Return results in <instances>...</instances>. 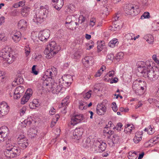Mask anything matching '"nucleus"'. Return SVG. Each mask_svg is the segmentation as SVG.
Segmentation results:
<instances>
[{
    "label": "nucleus",
    "instance_id": "f257e3e1",
    "mask_svg": "<svg viewBox=\"0 0 159 159\" xmlns=\"http://www.w3.org/2000/svg\"><path fill=\"white\" fill-rule=\"evenodd\" d=\"M151 63L152 61H147L144 62L143 61L138 63V71L141 74V75L148 79L150 81L153 82L157 80L159 77V70L158 69L155 70L153 69Z\"/></svg>",
    "mask_w": 159,
    "mask_h": 159
},
{
    "label": "nucleus",
    "instance_id": "f03ea898",
    "mask_svg": "<svg viewBox=\"0 0 159 159\" xmlns=\"http://www.w3.org/2000/svg\"><path fill=\"white\" fill-rule=\"evenodd\" d=\"M11 48L8 46L4 47L0 53V57L3 60V65L4 66H7L9 64L12 63L15 60V57L14 55L10 53Z\"/></svg>",
    "mask_w": 159,
    "mask_h": 159
},
{
    "label": "nucleus",
    "instance_id": "7ed1b4c3",
    "mask_svg": "<svg viewBox=\"0 0 159 159\" xmlns=\"http://www.w3.org/2000/svg\"><path fill=\"white\" fill-rule=\"evenodd\" d=\"M57 70L54 66H51L47 70L41 79L43 81V86L48 85L49 81L53 80L57 74Z\"/></svg>",
    "mask_w": 159,
    "mask_h": 159
},
{
    "label": "nucleus",
    "instance_id": "20e7f679",
    "mask_svg": "<svg viewBox=\"0 0 159 159\" xmlns=\"http://www.w3.org/2000/svg\"><path fill=\"white\" fill-rule=\"evenodd\" d=\"M48 12V11L47 6H41L40 9L37 11L35 15L34 16L33 19L34 22L37 25L41 24L43 21L44 19L47 17Z\"/></svg>",
    "mask_w": 159,
    "mask_h": 159
},
{
    "label": "nucleus",
    "instance_id": "39448f33",
    "mask_svg": "<svg viewBox=\"0 0 159 159\" xmlns=\"http://www.w3.org/2000/svg\"><path fill=\"white\" fill-rule=\"evenodd\" d=\"M60 49L61 47L57 44L55 41H52L50 42L48 48L45 49L44 53L47 55V58L50 59L56 54Z\"/></svg>",
    "mask_w": 159,
    "mask_h": 159
},
{
    "label": "nucleus",
    "instance_id": "423d86ee",
    "mask_svg": "<svg viewBox=\"0 0 159 159\" xmlns=\"http://www.w3.org/2000/svg\"><path fill=\"white\" fill-rule=\"evenodd\" d=\"M4 155L7 157L13 158L19 155L20 150L16 146H11L7 147L4 152Z\"/></svg>",
    "mask_w": 159,
    "mask_h": 159
},
{
    "label": "nucleus",
    "instance_id": "0eeeda50",
    "mask_svg": "<svg viewBox=\"0 0 159 159\" xmlns=\"http://www.w3.org/2000/svg\"><path fill=\"white\" fill-rule=\"evenodd\" d=\"M49 84L48 85H45L46 86V89H48V91L52 92L53 93H59L62 87H61V84L59 83H57L54 82V79L51 80V81H49ZM63 85H62L61 86Z\"/></svg>",
    "mask_w": 159,
    "mask_h": 159
},
{
    "label": "nucleus",
    "instance_id": "6e6552de",
    "mask_svg": "<svg viewBox=\"0 0 159 159\" xmlns=\"http://www.w3.org/2000/svg\"><path fill=\"white\" fill-rule=\"evenodd\" d=\"M124 11L127 14L132 16H135L138 14L139 12L138 6H134L132 4L126 5L124 8Z\"/></svg>",
    "mask_w": 159,
    "mask_h": 159
},
{
    "label": "nucleus",
    "instance_id": "1a4fd4ad",
    "mask_svg": "<svg viewBox=\"0 0 159 159\" xmlns=\"http://www.w3.org/2000/svg\"><path fill=\"white\" fill-rule=\"evenodd\" d=\"M10 109L9 106L5 102H3L0 104V118H2L8 113Z\"/></svg>",
    "mask_w": 159,
    "mask_h": 159
},
{
    "label": "nucleus",
    "instance_id": "9d476101",
    "mask_svg": "<svg viewBox=\"0 0 159 159\" xmlns=\"http://www.w3.org/2000/svg\"><path fill=\"white\" fill-rule=\"evenodd\" d=\"M8 128L6 126L2 127L0 129V143L3 142L6 139V137L9 134Z\"/></svg>",
    "mask_w": 159,
    "mask_h": 159
},
{
    "label": "nucleus",
    "instance_id": "9b49d317",
    "mask_svg": "<svg viewBox=\"0 0 159 159\" xmlns=\"http://www.w3.org/2000/svg\"><path fill=\"white\" fill-rule=\"evenodd\" d=\"M50 32L48 29L44 30L39 32V39L42 41L46 42L49 38Z\"/></svg>",
    "mask_w": 159,
    "mask_h": 159
},
{
    "label": "nucleus",
    "instance_id": "f8f14e48",
    "mask_svg": "<svg viewBox=\"0 0 159 159\" xmlns=\"http://www.w3.org/2000/svg\"><path fill=\"white\" fill-rule=\"evenodd\" d=\"M83 115L81 114L74 115L72 117L70 120V124L75 125L80 122L84 119Z\"/></svg>",
    "mask_w": 159,
    "mask_h": 159
},
{
    "label": "nucleus",
    "instance_id": "ddd939ff",
    "mask_svg": "<svg viewBox=\"0 0 159 159\" xmlns=\"http://www.w3.org/2000/svg\"><path fill=\"white\" fill-rule=\"evenodd\" d=\"M64 80H63L62 78L59 80V83L61 84V87L62 85V88L64 87V86L66 87H68L70 85L73 81L72 77L71 75H68V78L66 77L64 78Z\"/></svg>",
    "mask_w": 159,
    "mask_h": 159
},
{
    "label": "nucleus",
    "instance_id": "4468645a",
    "mask_svg": "<svg viewBox=\"0 0 159 159\" xmlns=\"http://www.w3.org/2000/svg\"><path fill=\"white\" fill-rule=\"evenodd\" d=\"M12 39L15 43H18L21 39V33L19 31L14 30L11 34Z\"/></svg>",
    "mask_w": 159,
    "mask_h": 159
},
{
    "label": "nucleus",
    "instance_id": "2eb2a0df",
    "mask_svg": "<svg viewBox=\"0 0 159 159\" xmlns=\"http://www.w3.org/2000/svg\"><path fill=\"white\" fill-rule=\"evenodd\" d=\"M24 91V88L22 86L20 85L17 87L14 91V98L16 99H19Z\"/></svg>",
    "mask_w": 159,
    "mask_h": 159
},
{
    "label": "nucleus",
    "instance_id": "dca6fc26",
    "mask_svg": "<svg viewBox=\"0 0 159 159\" xmlns=\"http://www.w3.org/2000/svg\"><path fill=\"white\" fill-rule=\"evenodd\" d=\"M32 89H28L25 93V94L21 99V104H24L27 102L32 96Z\"/></svg>",
    "mask_w": 159,
    "mask_h": 159
},
{
    "label": "nucleus",
    "instance_id": "f3484780",
    "mask_svg": "<svg viewBox=\"0 0 159 159\" xmlns=\"http://www.w3.org/2000/svg\"><path fill=\"white\" fill-rule=\"evenodd\" d=\"M83 134V130L80 128H76L73 132V135L71 136L73 139L79 140L81 138Z\"/></svg>",
    "mask_w": 159,
    "mask_h": 159
},
{
    "label": "nucleus",
    "instance_id": "a211bd4d",
    "mask_svg": "<svg viewBox=\"0 0 159 159\" xmlns=\"http://www.w3.org/2000/svg\"><path fill=\"white\" fill-rule=\"evenodd\" d=\"M146 83L144 81L139 80V81L135 80L134 81L132 85V89L134 91L138 89L141 86L143 85H146Z\"/></svg>",
    "mask_w": 159,
    "mask_h": 159
},
{
    "label": "nucleus",
    "instance_id": "6ab92c4d",
    "mask_svg": "<svg viewBox=\"0 0 159 159\" xmlns=\"http://www.w3.org/2000/svg\"><path fill=\"white\" fill-rule=\"evenodd\" d=\"M28 24L27 21L24 20H20L18 23V28L21 30H25L27 28Z\"/></svg>",
    "mask_w": 159,
    "mask_h": 159
},
{
    "label": "nucleus",
    "instance_id": "aec40b11",
    "mask_svg": "<svg viewBox=\"0 0 159 159\" xmlns=\"http://www.w3.org/2000/svg\"><path fill=\"white\" fill-rule=\"evenodd\" d=\"M95 146L98 148V150L100 152L104 151L106 147V143L102 141H97L95 143Z\"/></svg>",
    "mask_w": 159,
    "mask_h": 159
},
{
    "label": "nucleus",
    "instance_id": "412c9836",
    "mask_svg": "<svg viewBox=\"0 0 159 159\" xmlns=\"http://www.w3.org/2000/svg\"><path fill=\"white\" fill-rule=\"evenodd\" d=\"M52 2L54 3V7L57 10H60L64 4L63 0H52Z\"/></svg>",
    "mask_w": 159,
    "mask_h": 159
},
{
    "label": "nucleus",
    "instance_id": "4be33fe9",
    "mask_svg": "<svg viewBox=\"0 0 159 159\" xmlns=\"http://www.w3.org/2000/svg\"><path fill=\"white\" fill-rule=\"evenodd\" d=\"M106 107L103 105H98L96 108L97 113L99 115H103L106 111Z\"/></svg>",
    "mask_w": 159,
    "mask_h": 159
},
{
    "label": "nucleus",
    "instance_id": "5701e85b",
    "mask_svg": "<svg viewBox=\"0 0 159 159\" xmlns=\"http://www.w3.org/2000/svg\"><path fill=\"white\" fill-rule=\"evenodd\" d=\"M30 8L27 6H24L22 7L20 10V14L24 17H26L29 14Z\"/></svg>",
    "mask_w": 159,
    "mask_h": 159
},
{
    "label": "nucleus",
    "instance_id": "b1692460",
    "mask_svg": "<svg viewBox=\"0 0 159 159\" xmlns=\"http://www.w3.org/2000/svg\"><path fill=\"white\" fill-rule=\"evenodd\" d=\"M142 134L143 133L140 131L136 133L133 139V142L136 144L139 143L142 139Z\"/></svg>",
    "mask_w": 159,
    "mask_h": 159
},
{
    "label": "nucleus",
    "instance_id": "393cba45",
    "mask_svg": "<svg viewBox=\"0 0 159 159\" xmlns=\"http://www.w3.org/2000/svg\"><path fill=\"white\" fill-rule=\"evenodd\" d=\"M79 25V23L77 21H75L71 22L66 26L67 28L73 30L78 28V25Z\"/></svg>",
    "mask_w": 159,
    "mask_h": 159
},
{
    "label": "nucleus",
    "instance_id": "a878e982",
    "mask_svg": "<svg viewBox=\"0 0 159 159\" xmlns=\"http://www.w3.org/2000/svg\"><path fill=\"white\" fill-rule=\"evenodd\" d=\"M143 39L145 40L147 43L149 44H153L154 42V38L152 35L147 34L145 35Z\"/></svg>",
    "mask_w": 159,
    "mask_h": 159
},
{
    "label": "nucleus",
    "instance_id": "bb28decb",
    "mask_svg": "<svg viewBox=\"0 0 159 159\" xmlns=\"http://www.w3.org/2000/svg\"><path fill=\"white\" fill-rule=\"evenodd\" d=\"M93 59L91 56H87L82 59L83 64L86 67L89 66L90 62H92Z\"/></svg>",
    "mask_w": 159,
    "mask_h": 159
},
{
    "label": "nucleus",
    "instance_id": "cd10ccee",
    "mask_svg": "<svg viewBox=\"0 0 159 159\" xmlns=\"http://www.w3.org/2000/svg\"><path fill=\"white\" fill-rule=\"evenodd\" d=\"M19 141L18 143V144L20 147L23 149L25 148L29 145L28 140L27 139H25V140L24 139V140Z\"/></svg>",
    "mask_w": 159,
    "mask_h": 159
},
{
    "label": "nucleus",
    "instance_id": "c85d7f7f",
    "mask_svg": "<svg viewBox=\"0 0 159 159\" xmlns=\"http://www.w3.org/2000/svg\"><path fill=\"white\" fill-rule=\"evenodd\" d=\"M106 125L103 131V134L104 136H107V137L109 138V135L110 136L113 134L114 132L111 130Z\"/></svg>",
    "mask_w": 159,
    "mask_h": 159
},
{
    "label": "nucleus",
    "instance_id": "c756f323",
    "mask_svg": "<svg viewBox=\"0 0 159 159\" xmlns=\"http://www.w3.org/2000/svg\"><path fill=\"white\" fill-rule=\"evenodd\" d=\"M92 93L91 90H89L87 92H84L82 93L83 100L84 101H86L90 98Z\"/></svg>",
    "mask_w": 159,
    "mask_h": 159
},
{
    "label": "nucleus",
    "instance_id": "7c9ffc66",
    "mask_svg": "<svg viewBox=\"0 0 159 159\" xmlns=\"http://www.w3.org/2000/svg\"><path fill=\"white\" fill-rule=\"evenodd\" d=\"M134 129L133 125L130 124H128L126 125L124 129L125 132L128 134H130L132 131Z\"/></svg>",
    "mask_w": 159,
    "mask_h": 159
},
{
    "label": "nucleus",
    "instance_id": "2f4dec72",
    "mask_svg": "<svg viewBox=\"0 0 159 159\" xmlns=\"http://www.w3.org/2000/svg\"><path fill=\"white\" fill-rule=\"evenodd\" d=\"M115 74V71L114 70L109 71L106 76L104 77V80L106 81H109V80H111V78L108 79V77H111L112 78Z\"/></svg>",
    "mask_w": 159,
    "mask_h": 159
},
{
    "label": "nucleus",
    "instance_id": "473e14b6",
    "mask_svg": "<svg viewBox=\"0 0 159 159\" xmlns=\"http://www.w3.org/2000/svg\"><path fill=\"white\" fill-rule=\"evenodd\" d=\"M118 43V39L114 38L109 42L108 43V45L111 48H114L117 46Z\"/></svg>",
    "mask_w": 159,
    "mask_h": 159
},
{
    "label": "nucleus",
    "instance_id": "72a5a7b5",
    "mask_svg": "<svg viewBox=\"0 0 159 159\" xmlns=\"http://www.w3.org/2000/svg\"><path fill=\"white\" fill-rule=\"evenodd\" d=\"M39 105V102L36 100H34L32 102L30 103L29 106L31 109H35Z\"/></svg>",
    "mask_w": 159,
    "mask_h": 159
},
{
    "label": "nucleus",
    "instance_id": "f704fd0d",
    "mask_svg": "<svg viewBox=\"0 0 159 159\" xmlns=\"http://www.w3.org/2000/svg\"><path fill=\"white\" fill-rule=\"evenodd\" d=\"M145 85H143L140 87V88L135 91V93L138 95H141L143 94L144 92V87Z\"/></svg>",
    "mask_w": 159,
    "mask_h": 159
},
{
    "label": "nucleus",
    "instance_id": "c9c22d12",
    "mask_svg": "<svg viewBox=\"0 0 159 159\" xmlns=\"http://www.w3.org/2000/svg\"><path fill=\"white\" fill-rule=\"evenodd\" d=\"M144 130L147 132L149 134H152L155 132V129L153 126L150 125L147 128H145Z\"/></svg>",
    "mask_w": 159,
    "mask_h": 159
},
{
    "label": "nucleus",
    "instance_id": "e433bc0d",
    "mask_svg": "<svg viewBox=\"0 0 159 159\" xmlns=\"http://www.w3.org/2000/svg\"><path fill=\"white\" fill-rule=\"evenodd\" d=\"M79 108L80 110H82L87 108V103L86 102L83 101L79 102Z\"/></svg>",
    "mask_w": 159,
    "mask_h": 159
},
{
    "label": "nucleus",
    "instance_id": "4c0bfd02",
    "mask_svg": "<svg viewBox=\"0 0 159 159\" xmlns=\"http://www.w3.org/2000/svg\"><path fill=\"white\" fill-rule=\"evenodd\" d=\"M106 68V66H102L99 70L95 74L94 76L95 77H99L101 75L103 71L104 70H105Z\"/></svg>",
    "mask_w": 159,
    "mask_h": 159
},
{
    "label": "nucleus",
    "instance_id": "58836bf2",
    "mask_svg": "<svg viewBox=\"0 0 159 159\" xmlns=\"http://www.w3.org/2000/svg\"><path fill=\"white\" fill-rule=\"evenodd\" d=\"M37 131L33 128H30L28 131V134L30 135L32 137H34L36 136Z\"/></svg>",
    "mask_w": 159,
    "mask_h": 159
},
{
    "label": "nucleus",
    "instance_id": "ea45409f",
    "mask_svg": "<svg viewBox=\"0 0 159 159\" xmlns=\"http://www.w3.org/2000/svg\"><path fill=\"white\" fill-rule=\"evenodd\" d=\"M119 140V136L116 134L113 135L111 139L112 145L113 144L117 143L118 142Z\"/></svg>",
    "mask_w": 159,
    "mask_h": 159
},
{
    "label": "nucleus",
    "instance_id": "a19ab883",
    "mask_svg": "<svg viewBox=\"0 0 159 159\" xmlns=\"http://www.w3.org/2000/svg\"><path fill=\"white\" fill-rule=\"evenodd\" d=\"M67 12H69L70 13H72L75 11V6L72 4H70L66 7Z\"/></svg>",
    "mask_w": 159,
    "mask_h": 159
},
{
    "label": "nucleus",
    "instance_id": "79ce46f5",
    "mask_svg": "<svg viewBox=\"0 0 159 159\" xmlns=\"http://www.w3.org/2000/svg\"><path fill=\"white\" fill-rule=\"evenodd\" d=\"M82 53V50L81 49L77 50L73 54V57L76 59L80 57L81 54Z\"/></svg>",
    "mask_w": 159,
    "mask_h": 159
},
{
    "label": "nucleus",
    "instance_id": "37998d69",
    "mask_svg": "<svg viewBox=\"0 0 159 159\" xmlns=\"http://www.w3.org/2000/svg\"><path fill=\"white\" fill-rule=\"evenodd\" d=\"M75 21V20H74V18H73L71 15L69 16L66 17V25L72 21Z\"/></svg>",
    "mask_w": 159,
    "mask_h": 159
},
{
    "label": "nucleus",
    "instance_id": "c03bdc74",
    "mask_svg": "<svg viewBox=\"0 0 159 159\" xmlns=\"http://www.w3.org/2000/svg\"><path fill=\"white\" fill-rule=\"evenodd\" d=\"M7 40V38L5 34L2 32L0 33V40L2 42H5Z\"/></svg>",
    "mask_w": 159,
    "mask_h": 159
},
{
    "label": "nucleus",
    "instance_id": "a18cd8bd",
    "mask_svg": "<svg viewBox=\"0 0 159 159\" xmlns=\"http://www.w3.org/2000/svg\"><path fill=\"white\" fill-rule=\"evenodd\" d=\"M124 54L122 52H118L116 55V58L117 61H120L123 58Z\"/></svg>",
    "mask_w": 159,
    "mask_h": 159
},
{
    "label": "nucleus",
    "instance_id": "49530a36",
    "mask_svg": "<svg viewBox=\"0 0 159 159\" xmlns=\"http://www.w3.org/2000/svg\"><path fill=\"white\" fill-rule=\"evenodd\" d=\"M24 51L25 55L28 57L30 52V49L28 45L25 46L24 48Z\"/></svg>",
    "mask_w": 159,
    "mask_h": 159
},
{
    "label": "nucleus",
    "instance_id": "de8ad7c7",
    "mask_svg": "<svg viewBox=\"0 0 159 159\" xmlns=\"http://www.w3.org/2000/svg\"><path fill=\"white\" fill-rule=\"evenodd\" d=\"M129 159H136L137 157L136 152H129Z\"/></svg>",
    "mask_w": 159,
    "mask_h": 159
},
{
    "label": "nucleus",
    "instance_id": "09e8293b",
    "mask_svg": "<svg viewBox=\"0 0 159 159\" xmlns=\"http://www.w3.org/2000/svg\"><path fill=\"white\" fill-rule=\"evenodd\" d=\"M122 23L121 24V25H113V26H112L111 27V29H110L112 31H115V30H119L120 29V28H122Z\"/></svg>",
    "mask_w": 159,
    "mask_h": 159
},
{
    "label": "nucleus",
    "instance_id": "8fccbe9b",
    "mask_svg": "<svg viewBox=\"0 0 159 159\" xmlns=\"http://www.w3.org/2000/svg\"><path fill=\"white\" fill-rule=\"evenodd\" d=\"M96 19L95 18L92 17L90 19L89 23V26L93 27L95 25Z\"/></svg>",
    "mask_w": 159,
    "mask_h": 159
},
{
    "label": "nucleus",
    "instance_id": "3c124183",
    "mask_svg": "<svg viewBox=\"0 0 159 159\" xmlns=\"http://www.w3.org/2000/svg\"><path fill=\"white\" fill-rule=\"evenodd\" d=\"M69 98V97L67 96L63 100H62L61 104L63 106H65L67 105L69 102H68V99Z\"/></svg>",
    "mask_w": 159,
    "mask_h": 159
},
{
    "label": "nucleus",
    "instance_id": "603ef678",
    "mask_svg": "<svg viewBox=\"0 0 159 159\" xmlns=\"http://www.w3.org/2000/svg\"><path fill=\"white\" fill-rule=\"evenodd\" d=\"M154 30H159V22L155 21L152 25Z\"/></svg>",
    "mask_w": 159,
    "mask_h": 159
},
{
    "label": "nucleus",
    "instance_id": "864d4df0",
    "mask_svg": "<svg viewBox=\"0 0 159 159\" xmlns=\"http://www.w3.org/2000/svg\"><path fill=\"white\" fill-rule=\"evenodd\" d=\"M134 35H135V34L133 33H128L125 34V37L126 39H127L128 41L132 40V38L133 37H134Z\"/></svg>",
    "mask_w": 159,
    "mask_h": 159
},
{
    "label": "nucleus",
    "instance_id": "5fc2aeb1",
    "mask_svg": "<svg viewBox=\"0 0 159 159\" xmlns=\"http://www.w3.org/2000/svg\"><path fill=\"white\" fill-rule=\"evenodd\" d=\"M150 17L149 13L148 12H145L141 16L140 19L142 20L145 18H149Z\"/></svg>",
    "mask_w": 159,
    "mask_h": 159
},
{
    "label": "nucleus",
    "instance_id": "6e6d98bb",
    "mask_svg": "<svg viewBox=\"0 0 159 159\" xmlns=\"http://www.w3.org/2000/svg\"><path fill=\"white\" fill-rule=\"evenodd\" d=\"M31 123V118H28L27 119L25 120L22 123L26 124L27 125H30Z\"/></svg>",
    "mask_w": 159,
    "mask_h": 159
},
{
    "label": "nucleus",
    "instance_id": "4d7b16f0",
    "mask_svg": "<svg viewBox=\"0 0 159 159\" xmlns=\"http://www.w3.org/2000/svg\"><path fill=\"white\" fill-rule=\"evenodd\" d=\"M122 126V125L121 123H118L116 127H113V129H116L118 131H120Z\"/></svg>",
    "mask_w": 159,
    "mask_h": 159
},
{
    "label": "nucleus",
    "instance_id": "13d9d810",
    "mask_svg": "<svg viewBox=\"0 0 159 159\" xmlns=\"http://www.w3.org/2000/svg\"><path fill=\"white\" fill-rule=\"evenodd\" d=\"M82 145L83 147L84 148H87L90 146V141L89 140H87L84 142H83Z\"/></svg>",
    "mask_w": 159,
    "mask_h": 159
},
{
    "label": "nucleus",
    "instance_id": "bf43d9fd",
    "mask_svg": "<svg viewBox=\"0 0 159 159\" xmlns=\"http://www.w3.org/2000/svg\"><path fill=\"white\" fill-rule=\"evenodd\" d=\"M73 18H74V20H75V21H78V22L80 23V18L79 16L78 15L76 14H74L72 15H71Z\"/></svg>",
    "mask_w": 159,
    "mask_h": 159
},
{
    "label": "nucleus",
    "instance_id": "052dcab7",
    "mask_svg": "<svg viewBox=\"0 0 159 159\" xmlns=\"http://www.w3.org/2000/svg\"><path fill=\"white\" fill-rule=\"evenodd\" d=\"M25 139H27L26 138L23 134L20 135L17 138V142H19V141H22L25 140Z\"/></svg>",
    "mask_w": 159,
    "mask_h": 159
},
{
    "label": "nucleus",
    "instance_id": "680f3d73",
    "mask_svg": "<svg viewBox=\"0 0 159 159\" xmlns=\"http://www.w3.org/2000/svg\"><path fill=\"white\" fill-rule=\"evenodd\" d=\"M112 108L113 110L116 112L117 110V105H116V104L115 102H113L112 103Z\"/></svg>",
    "mask_w": 159,
    "mask_h": 159
},
{
    "label": "nucleus",
    "instance_id": "e2e57ef3",
    "mask_svg": "<svg viewBox=\"0 0 159 159\" xmlns=\"http://www.w3.org/2000/svg\"><path fill=\"white\" fill-rule=\"evenodd\" d=\"M80 23L78 22L79 24V23L82 24L85 21L86 18L85 16L83 15H81L79 17Z\"/></svg>",
    "mask_w": 159,
    "mask_h": 159
},
{
    "label": "nucleus",
    "instance_id": "0e129e2a",
    "mask_svg": "<svg viewBox=\"0 0 159 159\" xmlns=\"http://www.w3.org/2000/svg\"><path fill=\"white\" fill-rule=\"evenodd\" d=\"M26 107L25 106L23 107L20 110V115L21 116H23L25 113L26 110Z\"/></svg>",
    "mask_w": 159,
    "mask_h": 159
},
{
    "label": "nucleus",
    "instance_id": "69168bd1",
    "mask_svg": "<svg viewBox=\"0 0 159 159\" xmlns=\"http://www.w3.org/2000/svg\"><path fill=\"white\" fill-rule=\"evenodd\" d=\"M36 66L35 65H34L33 66L32 69V73L35 75H37L38 73V72L36 70Z\"/></svg>",
    "mask_w": 159,
    "mask_h": 159
},
{
    "label": "nucleus",
    "instance_id": "338daca9",
    "mask_svg": "<svg viewBox=\"0 0 159 159\" xmlns=\"http://www.w3.org/2000/svg\"><path fill=\"white\" fill-rule=\"evenodd\" d=\"M50 115H53L56 113V110L53 107H52L49 111Z\"/></svg>",
    "mask_w": 159,
    "mask_h": 159
},
{
    "label": "nucleus",
    "instance_id": "774afa93",
    "mask_svg": "<svg viewBox=\"0 0 159 159\" xmlns=\"http://www.w3.org/2000/svg\"><path fill=\"white\" fill-rule=\"evenodd\" d=\"M141 2L142 3V4L143 5L144 7H146V6H147L148 5V0H140Z\"/></svg>",
    "mask_w": 159,
    "mask_h": 159
}]
</instances>
